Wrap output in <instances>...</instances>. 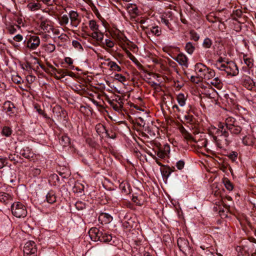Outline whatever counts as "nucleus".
<instances>
[{"mask_svg": "<svg viewBox=\"0 0 256 256\" xmlns=\"http://www.w3.org/2000/svg\"><path fill=\"white\" fill-rule=\"evenodd\" d=\"M20 26L18 24H9L8 25L6 28L10 34H14L16 32L17 28H20Z\"/></svg>", "mask_w": 256, "mask_h": 256, "instance_id": "28", "label": "nucleus"}, {"mask_svg": "<svg viewBox=\"0 0 256 256\" xmlns=\"http://www.w3.org/2000/svg\"><path fill=\"white\" fill-rule=\"evenodd\" d=\"M116 79L118 80L119 82H122L126 80V78L124 76L121 74H116L115 75Z\"/></svg>", "mask_w": 256, "mask_h": 256, "instance_id": "58", "label": "nucleus"}, {"mask_svg": "<svg viewBox=\"0 0 256 256\" xmlns=\"http://www.w3.org/2000/svg\"><path fill=\"white\" fill-rule=\"evenodd\" d=\"M242 144L246 146H252L255 142V138L252 134L245 136L242 139Z\"/></svg>", "mask_w": 256, "mask_h": 256, "instance_id": "19", "label": "nucleus"}, {"mask_svg": "<svg viewBox=\"0 0 256 256\" xmlns=\"http://www.w3.org/2000/svg\"><path fill=\"white\" fill-rule=\"evenodd\" d=\"M46 202L50 204L54 203L56 200V193L53 190H50L46 195Z\"/></svg>", "mask_w": 256, "mask_h": 256, "instance_id": "20", "label": "nucleus"}, {"mask_svg": "<svg viewBox=\"0 0 256 256\" xmlns=\"http://www.w3.org/2000/svg\"><path fill=\"white\" fill-rule=\"evenodd\" d=\"M224 62V58L222 57H220L218 58V59L217 60L216 63L215 64L214 66L216 67V68L220 70V66L221 65H224V63H223Z\"/></svg>", "mask_w": 256, "mask_h": 256, "instance_id": "49", "label": "nucleus"}, {"mask_svg": "<svg viewBox=\"0 0 256 256\" xmlns=\"http://www.w3.org/2000/svg\"><path fill=\"white\" fill-rule=\"evenodd\" d=\"M220 124L222 123L220 122ZM223 124L225 129L226 130H229L232 134L238 135L242 130V127L238 124L236 119L232 117L227 118L225 120V122Z\"/></svg>", "mask_w": 256, "mask_h": 256, "instance_id": "3", "label": "nucleus"}, {"mask_svg": "<svg viewBox=\"0 0 256 256\" xmlns=\"http://www.w3.org/2000/svg\"><path fill=\"white\" fill-rule=\"evenodd\" d=\"M15 108L14 104L10 101H6L4 104V109L6 112L14 113L13 109Z\"/></svg>", "mask_w": 256, "mask_h": 256, "instance_id": "23", "label": "nucleus"}, {"mask_svg": "<svg viewBox=\"0 0 256 256\" xmlns=\"http://www.w3.org/2000/svg\"><path fill=\"white\" fill-rule=\"evenodd\" d=\"M78 14L76 12L71 10L69 13V17L71 21V24L74 27H77L80 22L78 18Z\"/></svg>", "mask_w": 256, "mask_h": 256, "instance_id": "16", "label": "nucleus"}, {"mask_svg": "<svg viewBox=\"0 0 256 256\" xmlns=\"http://www.w3.org/2000/svg\"><path fill=\"white\" fill-rule=\"evenodd\" d=\"M208 68L205 64L200 62L196 64L194 66V70L197 75L202 79L204 76L206 72L208 71Z\"/></svg>", "mask_w": 256, "mask_h": 256, "instance_id": "13", "label": "nucleus"}, {"mask_svg": "<svg viewBox=\"0 0 256 256\" xmlns=\"http://www.w3.org/2000/svg\"><path fill=\"white\" fill-rule=\"evenodd\" d=\"M12 128L8 126H4L3 127L1 134L3 136L8 137L11 136L12 134Z\"/></svg>", "mask_w": 256, "mask_h": 256, "instance_id": "29", "label": "nucleus"}, {"mask_svg": "<svg viewBox=\"0 0 256 256\" xmlns=\"http://www.w3.org/2000/svg\"><path fill=\"white\" fill-rule=\"evenodd\" d=\"M96 132L99 134L100 135L102 134H103L104 132H106V127L100 124H98L96 126Z\"/></svg>", "mask_w": 256, "mask_h": 256, "instance_id": "35", "label": "nucleus"}, {"mask_svg": "<svg viewBox=\"0 0 256 256\" xmlns=\"http://www.w3.org/2000/svg\"><path fill=\"white\" fill-rule=\"evenodd\" d=\"M243 59L244 63L250 68H252L254 65V60L250 58H248L246 55H244Z\"/></svg>", "mask_w": 256, "mask_h": 256, "instance_id": "33", "label": "nucleus"}, {"mask_svg": "<svg viewBox=\"0 0 256 256\" xmlns=\"http://www.w3.org/2000/svg\"><path fill=\"white\" fill-rule=\"evenodd\" d=\"M89 26L90 30L94 32L96 31L98 28V26L94 20H90L89 21Z\"/></svg>", "mask_w": 256, "mask_h": 256, "instance_id": "39", "label": "nucleus"}, {"mask_svg": "<svg viewBox=\"0 0 256 256\" xmlns=\"http://www.w3.org/2000/svg\"><path fill=\"white\" fill-rule=\"evenodd\" d=\"M110 104L111 106L112 107V108L117 112H120L122 109V104H120V106H118V104H115L112 101L110 102Z\"/></svg>", "mask_w": 256, "mask_h": 256, "instance_id": "44", "label": "nucleus"}, {"mask_svg": "<svg viewBox=\"0 0 256 256\" xmlns=\"http://www.w3.org/2000/svg\"><path fill=\"white\" fill-rule=\"evenodd\" d=\"M23 39V37L21 34H17L13 38V40L16 42H21Z\"/></svg>", "mask_w": 256, "mask_h": 256, "instance_id": "64", "label": "nucleus"}, {"mask_svg": "<svg viewBox=\"0 0 256 256\" xmlns=\"http://www.w3.org/2000/svg\"><path fill=\"white\" fill-rule=\"evenodd\" d=\"M222 182L226 187V188L229 191H231L234 188V186L230 181L226 178H224L222 180Z\"/></svg>", "mask_w": 256, "mask_h": 256, "instance_id": "30", "label": "nucleus"}, {"mask_svg": "<svg viewBox=\"0 0 256 256\" xmlns=\"http://www.w3.org/2000/svg\"><path fill=\"white\" fill-rule=\"evenodd\" d=\"M94 39L96 40L97 41L102 42L103 40V34L100 32L95 31L90 35Z\"/></svg>", "mask_w": 256, "mask_h": 256, "instance_id": "27", "label": "nucleus"}, {"mask_svg": "<svg viewBox=\"0 0 256 256\" xmlns=\"http://www.w3.org/2000/svg\"><path fill=\"white\" fill-rule=\"evenodd\" d=\"M156 148L155 149H153V154L156 153V155L162 159H164L168 156L170 152V145L166 144L161 146L160 144H156Z\"/></svg>", "mask_w": 256, "mask_h": 256, "instance_id": "7", "label": "nucleus"}, {"mask_svg": "<svg viewBox=\"0 0 256 256\" xmlns=\"http://www.w3.org/2000/svg\"><path fill=\"white\" fill-rule=\"evenodd\" d=\"M16 152L19 153L20 156L28 160L32 158L34 156L32 150L26 146L22 147L19 152L17 151Z\"/></svg>", "mask_w": 256, "mask_h": 256, "instance_id": "10", "label": "nucleus"}, {"mask_svg": "<svg viewBox=\"0 0 256 256\" xmlns=\"http://www.w3.org/2000/svg\"><path fill=\"white\" fill-rule=\"evenodd\" d=\"M177 101L180 106H183L186 104V98L182 93L179 94L176 97Z\"/></svg>", "mask_w": 256, "mask_h": 256, "instance_id": "24", "label": "nucleus"}, {"mask_svg": "<svg viewBox=\"0 0 256 256\" xmlns=\"http://www.w3.org/2000/svg\"><path fill=\"white\" fill-rule=\"evenodd\" d=\"M212 44V40L208 38H206L202 43V46L206 48H209L211 47Z\"/></svg>", "mask_w": 256, "mask_h": 256, "instance_id": "40", "label": "nucleus"}, {"mask_svg": "<svg viewBox=\"0 0 256 256\" xmlns=\"http://www.w3.org/2000/svg\"><path fill=\"white\" fill-rule=\"evenodd\" d=\"M12 199L11 196L8 194L0 192V202L4 203H7Z\"/></svg>", "mask_w": 256, "mask_h": 256, "instance_id": "22", "label": "nucleus"}, {"mask_svg": "<svg viewBox=\"0 0 256 256\" xmlns=\"http://www.w3.org/2000/svg\"><path fill=\"white\" fill-rule=\"evenodd\" d=\"M136 120H137V123L139 126H144L146 123H145L144 120L142 118H141V117L138 118H137Z\"/></svg>", "mask_w": 256, "mask_h": 256, "instance_id": "62", "label": "nucleus"}, {"mask_svg": "<svg viewBox=\"0 0 256 256\" xmlns=\"http://www.w3.org/2000/svg\"><path fill=\"white\" fill-rule=\"evenodd\" d=\"M150 32L156 36H160L162 34L161 28L158 26H153L150 28Z\"/></svg>", "mask_w": 256, "mask_h": 256, "instance_id": "25", "label": "nucleus"}, {"mask_svg": "<svg viewBox=\"0 0 256 256\" xmlns=\"http://www.w3.org/2000/svg\"><path fill=\"white\" fill-rule=\"evenodd\" d=\"M210 84L218 88H220L222 87L221 80L218 78H216L212 80L210 82Z\"/></svg>", "mask_w": 256, "mask_h": 256, "instance_id": "36", "label": "nucleus"}, {"mask_svg": "<svg viewBox=\"0 0 256 256\" xmlns=\"http://www.w3.org/2000/svg\"><path fill=\"white\" fill-rule=\"evenodd\" d=\"M84 186L80 183L76 184L73 191L76 193H82L84 191Z\"/></svg>", "mask_w": 256, "mask_h": 256, "instance_id": "32", "label": "nucleus"}, {"mask_svg": "<svg viewBox=\"0 0 256 256\" xmlns=\"http://www.w3.org/2000/svg\"><path fill=\"white\" fill-rule=\"evenodd\" d=\"M100 218L105 219L104 220L105 223H108V222H110L112 220V216L107 213L101 214L100 216Z\"/></svg>", "mask_w": 256, "mask_h": 256, "instance_id": "37", "label": "nucleus"}, {"mask_svg": "<svg viewBox=\"0 0 256 256\" xmlns=\"http://www.w3.org/2000/svg\"><path fill=\"white\" fill-rule=\"evenodd\" d=\"M161 173L163 178L167 180L172 173L171 168L168 166H164L161 169Z\"/></svg>", "mask_w": 256, "mask_h": 256, "instance_id": "21", "label": "nucleus"}, {"mask_svg": "<svg viewBox=\"0 0 256 256\" xmlns=\"http://www.w3.org/2000/svg\"><path fill=\"white\" fill-rule=\"evenodd\" d=\"M242 12L240 10L238 9L236 10H234L232 14L233 18L235 20L236 17L240 18L242 17Z\"/></svg>", "mask_w": 256, "mask_h": 256, "instance_id": "50", "label": "nucleus"}, {"mask_svg": "<svg viewBox=\"0 0 256 256\" xmlns=\"http://www.w3.org/2000/svg\"><path fill=\"white\" fill-rule=\"evenodd\" d=\"M72 46L75 48H77L78 50H82L83 48L81 44L77 40H73L72 42Z\"/></svg>", "mask_w": 256, "mask_h": 256, "instance_id": "51", "label": "nucleus"}, {"mask_svg": "<svg viewBox=\"0 0 256 256\" xmlns=\"http://www.w3.org/2000/svg\"><path fill=\"white\" fill-rule=\"evenodd\" d=\"M204 76L202 79L210 80L215 76V72L213 70L208 68V71H206Z\"/></svg>", "mask_w": 256, "mask_h": 256, "instance_id": "26", "label": "nucleus"}, {"mask_svg": "<svg viewBox=\"0 0 256 256\" xmlns=\"http://www.w3.org/2000/svg\"><path fill=\"white\" fill-rule=\"evenodd\" d=\"M190 34L191 40L195 42H197L199 40L200 36L194 30H190Z\"/></svg>", "mask_w": 256, "mask_h": 256, "instance_id": "43", "label": "nucleus"}, {"mask_svg": "<svg viewBox=\"0 0 256 256\" xmlns=\"http://www.w3.org/2000/svg\"><path fill=\"white\" fill-rule=\"evenodd\" d=\"M238 154L236 152H232L228 155V157L232 160L233 162H234L237 158Z\"/></svg>", "mask_w": 256, "mask_h": 256, "instance_id": "52", "label": "nucleus"}, {"mask_svg": "<svg viewBox=\"0 0 256 256\" xmlns=\"http://www.w3.org/2000/svg\"><path fill=\"white\" fill-rule=\"evenodd\" d=\"M66 72H68V70L65 69H58V74L62 76V78L66 76Z\"/></svg>", "mask_w": 256, "mask_h": 256, "instance_id": "59", "label": "nucleus"}, {"mask_svg": "<svg viewBox=\"0 0 256 256\" xmlns=\"http://www.w3.org/2000/svg\"><path fill=\"white\" fill-rule=\"evenodd\" d=\"M40 27L45 33H50L52 30V26L50 24V22L48 19L41 18Z\"/></svg>", "mask_w": 256, "mask_h": 256, "instance_id": "14", "label": "nucleus"}, {"mask_svg": "<svg viewBox=\"0 0 256 256\" xmlns=\"http://www.w3.org/2000/svg\"><path fill=\"white\" fill-rule=\"evenodd\" d=\"M161 22L164 24L170 30H172V26L169 20L166 18L165 17L162 16L161 18Z\"/></svg>", "mask_w": 256, "mask_h": 256, "instance_id": "41", "label": "nucleus"}, {"mask_svg": "<svg viewBox=\"0 0 256 256\" xmlns=\"http://www.w3.org/2000/svg\"><path fill=\"white\" fill-rule=\"evenodd\" d=\"M174 60L182 66L186 68H188V58L182 53L178 54L177 56L174 58Z\"/></svg>", "mask_w": 256, "mask_h": 256, "instance_id": "17", "label": "nucleus"}, {"mask_svg": "<svg viewBox=\"0 0 256 256\" xmlns=\"http://www.w3.org/2000/svg\"><path fill=\"white\" fill-rule=\"evenodd\" d=\"M136 226V224L134 218L131 217L128 218V216H124L122 222V226L124 228L130 230L132 228H135Z\"/></svg>", "mask_w": 256, "mask_h": 256, "instance_id": "12", "label": "nucleus"}, {"mask_svg": "<svg viewBox=\"0 0 256 256\" xmlns=\"http://www.w3.org/2000/svg\"><path fill=\"white\" fill-rule=\"evenodd\" d=\"M105 44L109 48H112L114 46V42L110 39H106L105 40Z\"/></svg>", "mask_w": 256, "mask_h": 256, "instance_id": "60", "label": "nucleus"}, {"mask_svg": "<svg viewBox=\"0 0 256 256\" xmlns=\"http://www.w3.org/2000/svg\"><path fill=\"white\" fill-rule=\"evenodd\" d=\"M69 21V16L66 14H64L60 18V22L62 25L67 24Z\"/></svg>", "mask_w": 256, "mask_h": 256, "instance_id": "48", "label": "nucleus"}, {"mask_svg": "<svg viewBox=\"0 0 256 256\" xmlns=\"http://www.w3.org/2000/svg\"><path fill=\"white\" fill-rule=\"evenodd\" d=\"M220 66V70L224 71L228 75L236 76L238 74V68L232 61L226 62L224 65H221Z\"/></svg>", "mask_w": 256, "mask_h": 256, "instance_id": "6", "label": "nucleus"}, {"mask_svg": "<svg viewBox=\"0 0 256 256\" xmlns=\"http://www.w3.org/2000/svg\"><path fill=\"white\" fill-rule=\"evenodd\" d=\"M23 70L28 71L29 72H31L32 71V68L30 62H26L22 65Z\"/></svg>", "mask_w": 256, "mask_h": 256, "instance_id": "45", "label": "nucleus"}, {"mask_svg": "<svg viewBox=\"0 0 256 256\" xmlns=\"http://www.w3.org/2000/svg\"><path fill=\"white\" fill-rule=\"evenodd\" d=\"M40 0L28 1L26 6V8L31 12H36L38 10L42 8V4L40 3Z\"/></svg>", "mask_w": 256, "mask_h": 256, "instance_id": "15", "label": "nucleus"}, {"mask_svg": "<svg viewBox=\"0 0 256 256\" xmlns=\"http://www.w3.org/2000/svg\"><path fill=\"white\" fill-rule=\"evenodd\" d=\"M24 256H36L37 248L33 241L27 242L24 248Z\"/></svg>", "mask_w": 256, "mask_h": 256, "instance_id": "8", "label": "nucleus"}, {"mask_svg": "<svg viewBox=\"0 0 256 256\" xmlns=\"http://www.w3.org/2000/svg\"><path fill=\"white\" fill-rule=\"evenodd\" d=\"M177 244L180 250L182 252H185L190 250L189 242L188 240L183 238H180L178 239Z\"/></svg>", "mask_w": 256, "mask_h": 256, "instance_id": "11", "label": "nucleus"}, {"mask_svg": "<svg viewBox=\"0 0 256 256\" xmlns=\"http://www.w3.org/2000/svg\"><path fill=\"white\" fill-rule=\"evenodd\" d=\"M185 164V162L182 160H178L176 164V166L178 170H182Z\"/></svg>", "mask_w": 256, "mask_h": 256, "instance_id": "57", "label": "nucleus"}, {"mask_svg": "<svg viewBox=\"0 0 256 256\" xmlns=\"http://www.w3.org/2000/svg\"><path fill=\"white\" fill-rule=\"evenodd\" d=\"M184 118L187 123L192 124L194 122V117L192 115L190 114L189 112H188L187 114L184 115Z\"/></svg>", "mask_w": 256, "mask_h": 256, "instance_id": "38", "label": "nucleus"}, {"mask_svg": "<svg viewBox=\"0 0 256 256\" xmlns=\"http://www.w3.org/2000/svg\"><path fill=\"white\" fill-rule=\"evenodd\" d=\"M55 49L56 46L54 44H48L45 46V50L48 52H52Z\"/></svg>", "mask_w": 256, "mask_h": 256, "instance_id": "42", "label": "nucleus"}, {"mask_svg": "<svg viewBox=\"0 0 256 256\" xmlns=\"http://www.w3.org/2000/svg\"><path fill=\"white\" fill-rule=\"evenodd\" d=\"M242 84L245 88L249 90H252L255 84L253 80L250 76H247L244 77Z\"/></svg>", "mask_w": 256, "mask_h": 256, "instance_id": "18", "label": "nucleus"}, {"mask_svg": "<svg viewBox=\"0 0 256 256\" xmlns=\"http://www.w3.org/2000/svg\"><path fill=\"white\" fill-rule=\"evenodd\" d=\"M194 50L195 47L191 42H188L186 44L185 50L188 54H192L194 52Z\"/></svg>", "mask_w": 256, "mask_h": 256, "instance_id": "34", "label": "nucleus"}, {"mask_svg": "<svg viewBox=\"0 0 256 256\" xmlns=\"http://www.w3.org/2000/svg\"><path fill=\"white\" fill-rule=\"evenodd\" d=\"M61 140H62V144L63 146H66L70 143V139L66 136H62Z\"/></svg>", "mask_w": 256, "mask_h": 256, "instance_id": "54", "label": "nucleus"}, {"mask_svg": "<svg viewBox=\"0 0 256 256\" xmlns=\"http://www.w3.org/2000/svg\"><path fill=\"white\" fill-rule=\"evenodd\" d=\"M12 82L16 84H20L23 82L22 78L18 76H14L12 77Z\"/></svg>", "mask_w": 256, "mask_h": 256, "instance_id": "55", "label": "nucleus"}, {"mask_svg": "<svg viewBox=\"0 0 256 256\" xmlns=\"http://www.w3.org/2000/svg\"><path fill=\"white\" fill-rule=\"evenodd\" d=\"M54 116L56 121L66 124L68 117L66 111L60 106L54 107L53 108Z\"/></svg>", "mask_w": 256, "mask_h": 256, "instance_id": "5", "label": "nucleus"}, {"mask_svg": "<svg viewBox=\"0 0 256 256\" xmlns=\"http://www.w3.org/2000/svg\"><path fill=\"white\" fill-rule=\"evenodd\" d=\"M48 66L51 69L50 73L52 74L56 75V73L58 74V69L50 64H48Z\"/></svg>", "mask_w": 256, "mask_h": 256, "instance_id": "61", "label": "nucleus"}, {"mask_svg": "<svg viewBox=\"0 0 256 256\" xmlns=\"http://www.w3.org/2000/svg\"><path fill=\"white\" fill-rule=\"evenodd\" d=\"M107 66L110 68L112 70H115L117 72H120L121 68L118 66L116 62L110 61Z\"/></svg>", "mask_w": 256, "mask_h": 256, "instance_id": "31", "label": "nucleus"}, {"mask_svg": "<svg viewBox=\"0 0 256 256\" xmlns=\"http://www.w3.org/2000/svg\"><path fill=\"white\" fill-rule=\"evenodd\" d=\"M146 152L149 156H150L151 157H152L154 160H155V161L157 164H158L160 166H162V163L159 161L158 158L156 156V152H155V154H153L152 152H151L149 150L147 151Z\"/></svg>", "mask_w": 256, "mask_h": 256, "instance_id": "47", "label": "nucleus"}, {"mask_svg": "<svg viewBox=\"0 0 256 256\" xmlns=\"http://www.w3.org/2000/svg\"><path fill=\"white\" fill-rule=\"evenodd\" d=\"M201 78L200 77L198 76H190V80L192 82L195 83V84H198L201 82Z\"/></svg>", "mask_w": 256, "mask_h": 256, "instance_id": "53", "label": "nucleus"}, {"mask_svg": "<svg viewBox=\"0 0 256 256\" xmlns=\"http://www.w3.org/2000/svg\"><path fill=\"white\" fill-rule=\"evenodd\" d=\"M12 214L16 218H24L27 214L26 206L20 202L14 203L11 206Z\"/></svg>", "mask_w": 256, "mask_h": 256, "instance_id": "4", "label": "nucleus"}, {"mask_svg": "<svg viewBox=\"0 0 256 256\" xmlns=\"http://www.w3.org/2000/svg\"><path fill=\"white\" fill-rule=\"evenodd\" d=\"M90 238L94 242L100 241L102 242L109 243L112 240L111 234L103 229H99L96 227L91 228L88 232Z\"/></svg>", "mask_w": 256, "mask_h": 256, "instance_id": "2", "label": "nucleus"}, {"mask_svg": "<svg viewBox=\"0 0 256 256\" xmlns=\"http://www.w3.org/2000/svg\"><path fill=\"white\" fill-rule=\"evenodd\" d=\"M24 42L25 46L27 48L31 50H35L39 46L40 40L38 36H30L29 38L26 40Z\"/></svg>", "mask_w": 256, "mask_h": 256, "instance_id": "9", "label": "nucleus"}, {"mask_svg": "<svg viewBox=\"0 0 256 256\" xmlns=\"http://www.w3.org/2000/svg\"><path fill=\"white\" fill-rule=\"evenodd\" d=\"M75 206L76 209L79 210L84 209L86 206L85 203L80 201L77 202L75 204Z\"/></svg>", "mask_w": 256, "mask_h": 256, "instance_id": "46", "label": "nucleus"}, {"mask_svg": "<svg viewBox=\"0 0 256 256\" xmlns=\"http://www.w3.org/2000/svg\"><path fill=\"white\" fill-rule=\"evenodd\" d=\"M218 128H215V132L212 136L213 141L220 149H224L230 144L228 140L229 133L224 128V124H218Z\"/></svg>", "mask_w": 256, "mask_h": 256, "instance_id": "1", "label": "nucleus"}, {"mask_svg": "<svg viewBox=\"0 0 256 256\" xmlns=\"http://www.w3.org/2000/svg\"><path fill=\"white\" fill-rule=\"evenodd\" d=\"M106 133V136L109 138L114 139L116 138V133L113 132L112 130H107Z\"/></svg>", "mask_w": 256, "mask_h": 256, "instance_id": "56", "label": "nucleus"}, {"mask_svg": "<svg viewBox=\"0 0 256 256\" xmlns=\"http://www.w3.org/2000/svg\"><path fill=\"white\" fill-rule=\"evenodd\" d=\"M36 79V77L32 75H29L26 78V80L29 84L32 83Z\"/></svg>", "mask_w": 256, "mask_h": 256, "instance_id": "63", "label": "nucleus"}]
</instances>
